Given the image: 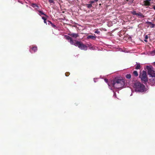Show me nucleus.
<instances>
[{"label": "nucleus", "instance_id": "f257e3e1", "mask_svg": "<svg viewBox=\"0 0 155 155\" xmlns=\"http://www.w3.org/2000/svg\"><path fill=\"white\" fill-rule=\"evenodd\" d=\"M64 37L68 41V42L71 45L77 46L81 50H87V47L84 44L81 42L76 40H73L71 37L67 35H65Z\"/></svg>", "mask_w": 155, "mask_h": 155}, {"label": "nucleus", "instance_id": "f03ea898", "mask_svg": "<svg viewBox=\"0 0 155 155\" xmlns=\"http://www.w3.org/2000/svg\"><path fill=\"white\" fill-rule=\"evenodd\" d=\"M125 80L123 79H120L115 78L112 83L113 87L116 89H121L123 88L125 84Z\"/></svg>", "mask_w": 155, "mask_h": 155}, {"label": "nucleus", "instance_id": "7ed1b4c3", "mask_svg": "<svg viewBox=\"0 0 155 155\" xmlns=\"http://www.w3.org/2000/svg\"><path fill=\"white\" fill-rule=\"evenodd\" d=\"M134 87L136 91L140 92H144L145 89L144 85L138 81L134 83Z\"/></svg>", "mask_w": 155, "mask_h": 155}, {"label": "nucleus", "instance_id": "20e7f679", "mask_svg": "<svg viewBox=\"0 0 155 155\" xmlns=\"http://www.w3.org/2000/svg\"><path fill=\"white\" fill-rule=\"evenodd\" d=\"M139 77L140 78L141 82L144 84L147 83L149 80L146 72L144 70L140 72Z\"/></svg>", "mask_w": 155, "mask_h": 155}, {"label": "nucleus", "instance_id": "39448f33", "mask_svg": "<svg viewBox=\"0 0 155 155\" xmlns=\"http://www.w3.org/2000/svg\"><path fill=\"white\" fill-rule=\"evenodd\" d=\"M146 68L147 70L148 74L150 77H155V71L153 70V67L151 66H147L146 67Z\"/></svg>", "mask_w": 155, "mask_h": 155}, {"label": "nucleus", "instance_id": "423d86ee", "mask_svg": "<svg viewBox=\"0 0 155 155\" xmlns=\"http://www.w3.org/2000/svg\"><path fill=\"white\" fill-rule=\"evenodd\" d=\"M148 83L152 86L155 85V77H152L149 79L148 80Z\"/></svg>", "mask_w": 155, "mask_h": 155}, {"label": "nucleus", "instance_id": "0eeeda50", "mask_svg": "<svg viewBox=\"0 0 155 155\" xmlns=\"http://www.w3.org/2000/svg\"><path fill=\"white\" fill-rule=\"evenodd\" d=\"M68 35L74 38H78L79 36V35L78 33H68Z\"/></svg>", "mask_w": 155, "mask_h": 155}, {"label": "nucleus", "instance_id": "6e6552de", "mask_svg": "<svg viewBox=\"0 0 155 155\" xmlns=\"http://www.w3.org/2000/svg\"><path fill=\"white\" fill-rule=\"evenodd\" d=\"M31 6L33 8H35L37 11L39 9L38 6L36 4L32 3L31 5Z\"/></svg>", "mask_w": 155, "mask_h": 155}, {"label": "nucleus", "instance_id": "1a4fd4ad", "mask_svg": "<svg viewBox=\"0 0 155 155\" xmlns=\"http://www.w3.org/2000/svg\"><path fill=\"white\" fill-rule=\"evenodd\" d=\"M37 50V47L36 46H34L32 47L30 50V51L31 53H32V51H33L35 52Z\"/></svg>", "mask_w": 155, "mask_h": 155}, {"label": "nucleus", "instance_id": "9d476101", "mask_svg": "<svg viewBox=\"0 0 155 155\" xmlns=\"http://www.w3.org/2000/svg\"><path fill=\"white\" fill-rule=\"evenodd\" d=\"M135 68L136 69H140L141 68L140 64L139 63H137L136 65H135Z\"/></svg>", "mask_w": 155, "mask_h": 155}, {"label": "nucleus", "instance_id": "9b49d317", "mask_svg": "<svg viewBox=\"0 0 155 155\" xmlns=\"http://www.w3.org/2000/svg\"><path fill=\"white\" fill-rule=\"evenodd\" d=\"M37 11H38L39 12L38 14L41 15H44L46 17H48L47 15L45 14L42 11H40L39 9Z\"/></svg>", "mask_w": 155, "mask_h": 155}, {"label": "nucleus", "instance_id": "f8f14e48", "mask_svg": "<svg viewBox=\"0 0 155 155\" xmlns=\"http://www.w3.org/2000/svg\"><path fill=\"white\" fill-rule=\"evenodd\" d=\"M136 15L137 16H140V17L141 18H143L144 17V15H143L140 12H139L138 13H137Z\"/></svg>", "mask_w": 155, "mask_h": 155}, {"label": "nucleus", "instance_id": "ddd939ff", "mask_svg": "<svg viewBox=\"0 0 155 155\" xmlns=\"http://www.w3.org/2000/svg\"><path fill=\"white\" fill-rule=\"evenodd\" d=\"M144 5L145 6H149L150 5V2H149L147 0H145V1H144Z\"/></svg>", "mask_w": 155, "mask_h": 155}, {"label": "nucleus", "instance_id": "4468645a", "mask_svg": "<svg viewBox=\"0 0 155 155\" xmlns=\"http://www.w3.org/2000/svg\"><path fill=\"white\" fill-rule=\"evenodd\" d=\"M48 25H49V24H51V26L54 28H55V27H56V26L55 25H54V24H53L51 22V21H50L49 20H48Z\"/></svg>", "mask_w": 155, "mask_h": 155}, {"label": "nucleus", "instance_id": "2eb2a0df", "mask_svg": "<svg viewBox=\"0 0 155 155\" xmlns=\"http://www.w3.org/2000/svg\"><path fill=\"white\" fill-rule=\"evenodd\" d=\"M87 38H90L93 40H94L96 39V37L92 35H89L87 36Z\"/></svg>", "mask_w": 155, "mask_h": 155}, {"label": "nucleus", "instance_id": "dca6fc26", "mask_svg": "<svg viewBox=\"0 0 155 155\" xmlns=\"http://www.w3.org/2000/svg\"><path fill=\"white\" fill-rule=\"evenodd\" d=\"M133 74L136 77L138 76V73L136 71H134L133 72Z\"/></svg>", "mask_w": 155, "mask_h": 155}, {"label": "nucleus", "instance_id": "f3484780", "mask_svg": "<svg viewBox=\"0 0 155 155\" xmlns=\"http://www.w3.org/2000/svg\"><path fill=\"white\" fill-rule=\"evenodd\" d=\"M131 75L130 74H127L126 76V77L127 79H130L131 78Z\"/></svg>", "mask_w": 155, "mask_h": 155}, {"label": "nucleus", "instance_id": "a211bd4d", "mask_svg": "<svg viewBox=\"0 0 155 155\" xmlns=\"http://www.w3.org/2000/svg\"><path fill=\"white\" fill-rule=\"evenodd\" d=\"M86 6L89 8H90L92 7V5L91 4L86 5Z\"/></svg>", "mask_w": 155, "mask_h": 155}, {"label": "nucleus", "instance_id": "6ab92c4d", "mask_svg": "<svg viewBox=\"0 0 155 155\" xmlns=\"http://www.w3.org/2000/svg\"><path fill=\"white\" fill-rule=\"evenodd\" d=\"M49 3L51 4H54V1L53 0H49Z\"/></svg>", "mask_w": 155, "mask_h": 155}, {"label": "nucleus", "instance_id": "aec40b11", "mask_svg": "<svg viewBox=\"0 0 155 155\" xmlns=\"http://www.w3.org/2000/svg\"><path fill=\"white\" fill-rule=\"evenodd\" d=\"M131 13L132 14L134 15H136L137 13H136V12L135 11L131 12Z\"/></svg>", "mask_w": 155, "mask_h": 155}, {"label": "nucleus", "instance_id": "412c9836", "mask_svg": "<svg viewBox=\"0 0 155 155\" xmlns=\"http://www.w3.org/2000/svg\"><path fill=\"white\" fill-rule=\"evenodd\" d=\"M148 36H147V35H146V36H145V39L144 40V41L146 42H147V39H148Z\"/></svg>", "mask_w": 155, "mask_h": 155}, {"label": "nucleus", "instance_id": "4be33fe9", "mask_svg": "<svg viewBox=\"0 0 155 155\" xmlns=\"http://www.w3.org/2000/svg\"><path fill=\"white\" fill-rule=\"evenodd\" d=\"M100 31H99L97 29H96L94 31V33H97V34H99L100 33Z\"/></svg>", "mask_w": 155, "mask_h": 155}, {"label": "nucleus", "instance_id": "5701e85b", "mask_svg": "<svg viewBox=\"0 0 155 155\" xmlns=\"http://www.w3.org/2000/svg\"><path fill=\"white\" fill-rule=\"evenodd\" d=\"M155 26V25L153 24H152L150 26V27L151 28H154Z\"/></svg>", "mask_w": 155, "mask_h": 155}, {"label": "nucleus", "instance_id": "b1692460", "mask_svg": "<svg viewBox=\"0 0 155 155\" xmlns=\"http://www.w3.org/2000/svg\"><path fill=\"white\" fill-rule=\"evenodd\" d=\"M69 74V72H66L65 73V75L66 76H68Z\"/></svg>", "mask_w": 155, "mask_h": 155}, {"label": "nucleus", "instance_id": "393cba45", "mask_svg": "<svg viewBox=\"0 0 155 155\" xmlns=\"http://www.w3.org/2000/svg\"><path fill=\"white\" fill-rule=\"evenodd\" d=\"M94 1H92L90 2V4H91L94 3Z\"/></svg>", "mask_w": 155, "mask_h": 155}, {"label": "nucleus", "instance_id": "a878e982", "mask_svg": "<svg viewBox=\"0 0 155 155\" xmlns=\"http://www.w3.org/2000/svg\"><path fill=\"white\" fill-rule=\"evenodd\" d=\"M42 19L44 20H46V19H47V18H45V17H42Z\"/></svg>", "mask_w": 155, "mask_h": 155}, {"label": "nucleus", "instance_id": "bb28decb", "mask_svg": "<svg viewBox=\"0 0 155 155\" xmlns=\"http://www.w3.org/2000/svg\"><path fill=\"white\" fill-rule=\"evenodd\" d=\"M148 24L149 25H151L152 24V22H148Z\"/></svg>", "mask_w": 155, "mask_h": 155}, {"label": "nucleus", "instance_id": "cd10ccee", "mask_svg": "<svg viewBox=\"0 0 155 155\" xmlns=\"http://www.w3.org/2000/svg\"><path fill=\"white\" fill-rule=\"evenodd\" d=\"M152 54H153V55H154V54H155V50L153 51H152Z\"/></svg>", "mask_w": 155, "mask_h": 155}, {"label": "nucleus", "instance_id": "c85d7f7f", "mask_svg": "<svg viewBox=\"0 0 155 155\" xmlns=\"http://www.w3.org/2000/svg\"><path fill=\"white\" fill-rule=\"evenodd\" d=\"M114 96L115 97H116V95L115 92H114Z\"/></svg>", "mask_w": 155, "mask_h": 155}, {"label": "nucleus", "instance_id": "c756f323", "mask_svg": "<svg viewBox=\"0 0 155 155\" xmlns=\"http://www.w3.org/2000/svg\"><path fill=\"white\" fill-rule=\"evenodd\" d=\"M104 81H105L106 82H108V79H104Z\"/></svg>", "mask_w": 155, "mask_h": 155}, {"label": "nucleus", "instance_id": "7c9ffc66", "mask_svg": "<svg viewBox=\"0 0 155 155\" xmlns=\"http://www.w3.org/2000/svg\"><path fill=\"white\" fill-rule=\"evenodd\" d=\"M46 20H44V23H45V24H47V22H46Z\"/></svg>", "mask_w": 155, "mask_h": 155}, {"label": "nucleus", "instance_id": "2f4dec72", "mask_svg": "<svg viewBox=\"0 0 155 155\" xmlns=\"http://www.w3.org/2000/svg\"><path fill=\"white\" fill-rule=\"evenodd\" d=\"M99 0H94V2H97Z\"/></svg>", "mask_w": 155, "mask_h": 155}, {"label": "nucleus", "instance_id": "473e14b6", "mask_svg": "<svg viewBox=\"0 0 155 155\" xmlns=\"http://www.w3.org/2000/svg\"><path fill=\"white\" fill-rule=\"evenodd\" d=\"M153 8L155 10V6H154Z\"/></svg>", "mask_w": 155, "mask_h": 155}, {"label": "nucleus", "instance_id": "72a5a7b5", "mask_svg": "<svg viewBox=\"0 0 155 155\" xmlns=\"http://www.w3.org/2000/svg\"><path fill=\"white\" fill-rule=\"evenodd\" d=\"M154 20H155V18H154Z\"/></svg>", "mask_w": 155, "mask_h": 155}]
</instances>
